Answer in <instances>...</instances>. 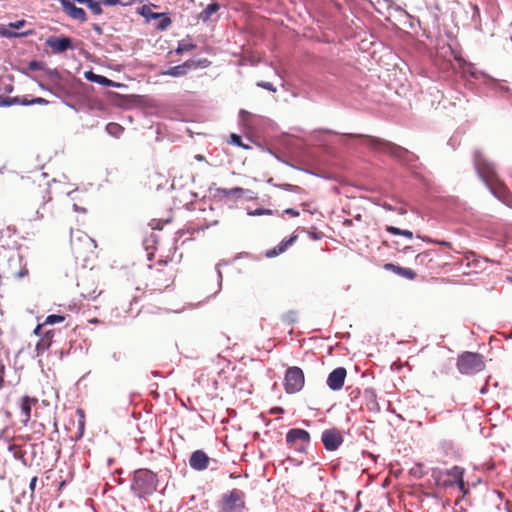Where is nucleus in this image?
<instances>
[{"mask_svg":"<svg viewBox=\"0 0 512 512\" xmlns=\"http://www.w3.org/2000/svg\"><path fill=\"white\" fill-rule=\"evenodd\" d=\"M146 286L155 292H163L174 284L175 269L170 261L159 260L151 265Z\"/></svg>","mask_w":512,"mask_h":512,"instance_id":"nucleus-2","label":"nucleus"},{"mask_svg":"<svg viewBox=\"0 0 512 512\" xmlns=\"http://www.w3.org/2000/svg\"><path fill=\"white\" fill-rule=\"evenodd\" d=\"M286 442L291 446H295L298 451H304L305 446H303V445L296 446V444H297V442H301L304 445L308 444L310 442V434L308 431H306L304 429L293 428L287 432Z\"/></svg>","mask_w":512,"mask_h":512,"instance_id":"nucleus-12","label":"nucleus"},{"mask_svg":"<svg viewBox=\"0 0 512 512\" xmlns=\"http://www.w3.org/2000/svg\"><path fill=\"white\" fill-rule=\"evenodd\" d=\"M296 239H297V236L292 235L290 238L281 241L276 248H274L272 250H268L266 252V256L267 257H275V256L285 252L286 249L296 241Z\"/></svg>","mask_w":512,"mask_h":512,"instance_id":"nucleus-22","label":"nucleus"},{"mask_svg":"<svg viewBox=\"0 0 512 512\" xmlns=\"http://www.w3.org/2000/svg\"><path fill=\"white\" fill-rule=\"evenodd\" d=\"M96 241L80 229H71L70 248L76 261L87 262L94 254Z\"/></svg>","mask_w":512,"mask_h":512,"instance_id":"nucleus-3","label":"nucleus"},{"mask_svg":"<svg viewBox=\"0 0 512 512\" xmlns=\"http://www.w3.org/2000/svg\"><path fill=\"white\" fill-rule=\"evenodd\" d=\"M367 138V146L372 150L389 154L390 156L403 159L407 154L408 150L382 138L365 136Z\"/></svg>","mask_w":512,"mask_h":512,"instance_id":"nucleus-9","label":"nucleus"},{"mask_svg":"<svg viewBox=\"0 0 512 512\" xmlns=\"http://www.w3.org/2000/svg\"><path fill=\"white\" fill-rule=\"evenodd\" d=\"M64 320H65L64 316L52 314V315H49L46 317L44 324H45V326L46 325H54L56 323H61Z\"/></svg>","mask_w":512,"mask_h":512,"instance_id":"nucleus-31","label":"nucleus"},{"mask_svg":"<svg viewBox=\"0 0 512 512\" xmlns=\"http://www.w3.org/2000/svg\"><path fill=\"white\" fill-rule=\"evenodd\" d=\"M55 333H56L55 329H50L43 333L40 340L36 344L37 355L43 354L51 347Z\"/></svg>","mask_w":512,"mask_h":512,"instance_id":"nucleus-19","label":"nucleus"},{"mask_svg":"<svg viewBox=\"0 0 512 512\" xmlns=\"http://www.w3.org/2000/svg\"><path fill=\"white\" fill-rule=\"evenodd\" d=\"M439 244L443 245V246H446V247H450L451 244L447 241H442V242H438Z\"/></svg>","mask_w":512,"mask_h":512,"instance_id":"nucleus-54","label":"nucleus"},{"mask_svg":"<svg viewBox=\"0 0 512 512\" xmlns=\"http://www.w3.org/2000/svg\"><path fill=\"white\" fill-rule=\"evenodd\" d=\"M36 403H37L36 398H30L29 396H24L21 398L20 410H21V414L23 416L21 421L24 424V426H27L28 422L30 421L31 408H32V405H35Z\"/></svg>","mask_w":512,"mask_h":512,"instance_id":"nucleus-20","label":"nucleus"},{"mask_svg":"<svg viewBox=\"0 0 512 512\" xmlns=\"http://www.w3.org/2000/svg\"><path fill=\"white\" fill-rule=\"evenodd\" d=\"M399 213H400V214H405V213H406V209H405V208H403V207H401V208L399 209Z\"/></svg>","mask_w":512,"mask_h":512,"instance_id":"nucleus-56","label":"nucleus"},{"mask_svg":"<svg viewBox=\"0 0 512 512\" xmlns=\"http://www.w3.org/2000/svg\"><path fill=\"white\" fill-rule=\"evenodd\" d=\"M46 45L51 48L54 53H62L68 49H75L73 41L70 37H49Z\"/></svg>","mask_w":512,"mask_h":512,"instance_id":"nucleus-15","label":"nucleus"},{"mask_svg":"<svg viewBox=\"0 0 512 512\" xmlns=\"http://www.w3.org/2000/svg\"><path fill=\"white\" fill-rule=\"evenodd\" d=\"M30 100H28L26 97H15L13 99H8L7 101H5V105H10L12 103H18V104H21V105H30Z\"/></svg>","mask_w":512,"mask_h":512,"instance_id":"nucleus-34","label":"nucleus"},{"mask_svg":"<svg viewBox=\"0 0 512 512\" xmlns=\"http://www.w3.org/2000/svg\"><path fill=\"white\" fill-rule=\"evenodd\" d=\"M343 225L344 226H347V227H350L353 225V219H346L344 222H343Z\"/></svg>","mask_w":512,"mask_h":512,"instance_id":"nucleus-52","label":"nucleus"},{"mask_svg":"<svg viewBox=\"0 0 512 512\" xmlns=\"http://www.w3.org/2000/svg\"><path fill=\"white\" fill-rule=\"evenodd\" d=\"M4 371L5 366L2 363H0V388L4 386Z\"/></svg>","mask_w":512,"mask_h":512,"instance_id":"nucleus-45","label":"nucleus"},{"mask_svg":"<svg viewBox=\"0 0 512 512\" xmlns=\"http://www.w3.org/2000/svg\"><path fill=\"white\" fill-rule=\"evenodd\" d=\"M305 378L301 368L293 366L286 370L284 388L289 394L299 392L304 386Z\"/></svg>","mask_w":512,"mask_h":512,"instance_id":"nucleus-10","label":"nucleus"},{"mask_svg":"<svg viewBox=\"0 0 512 512\" xmlns=\"http://www.w3.org/2000/svg\"><path fill=\"white\" fill-rule=\"evenodd\" d=\"M347 376V371L344 367H338L334 369L327 378V385L330 389L336 391L340 390L343 385L345 378Z\"/></svg>","mask_w":512,"mask_h":512,"instance_id":"nucleus-16","label":"nucleus"},{"mask_svg":"<svg viewBox=\"0 0 512 512\" xmlns=\"http://www.w3.org/2000/svg\"><path fill=\"white\" fill-rule=\"evenodd\" d=\"M361 218H362V217H361V215H360V214H358V215H356V216H355V218H354V219H355V220H357V221H360V220H361Z\"/></svg>","mask_w":512,"mask_h":512,"instance_id":"nucleus-57","label":"nucleus"},{"mask_svg":"<svg viewBox=\"0 0 512 512\" xmlns=\"http://www.w3.org/2000/svg\"><path fill=\"white\" fill-rule=\"evenodd\" d=\"M44 326H45L44 322H43L42 324H38V325L36 326L35 330H34V333H35L36 335H38V336H42L43 334H42V332H41V331H42V329L44 328Z\"/></svg>","mask_w":512,"mask_h":512,"instance_id":"nucleus-49","label":"nucleus"},{"mask_svg":"<svg viewBox=\"0 0 512 512\" xmlns=\"http://www.w3.org/2000/svg\"><path fill=\"white\" fill-rule=\"evenodd\" d=\"M92 27H93V30H94L97 34H99V35H101V34H102V28H101L99 25H97V24H93V26H92Z\"/></svg>","mask_w":512,"mask_h":512,"instance_id":"nucleus-51","label":"nucleus"},{"mask_svg":"<svg viewBox=\"0 0 512 512\" xmlns=\"http://www.w3.org/2000/svg\"><path fill=\"white\" fill-rule=\"evenodd\" d=\"M208 61L207 59L199 60V61H193V60H187L183 64L170 67L166 71L162 72V75H168L172 77H179L183 76L187 73V71L191 68H197L198 66L205 67L207 65Z\"/></svg>","mask_w":512,"mask_h":512,"instance_id":"nucleus-13","label":"nucleus"},{"mask_svg":"<svg viewBox=\"0 0 512 512\" xmlns=\"http://www.w3.org/2000/svg\"><path fill=\"white\" fill-rule=\"evenodd\" d=\"M220 6L218 3L209 4L200 14V18L203 21H207L210 17L219 10Z\"/></svg>","mask_w":512,"mask_h":512,"instance_id":"nucleus-25","label":"nucleus"},{"mask_svg":"<svg viewBox=\"0 0 512 512\" xmlns=\"http://www.w3.org/2000/svg\"><path fill=\"white\" fill-rule=\"evenodd\" d=\"M470 258H473V259H472V264H473V265H477V264L479 263V260L475 258V254H474L473 252H468V253H466V255H465V259H466V260H470ZM470 265H471V263H470V262H468V263H467V266H470Z\"/></svg>","mask_w":512,"mask_h":512,"instance_id":"nucleus-38","label":"nucleus"},{"mask_svg":"<svg viewBox=\"0 0 512 512\" xmlns=\"http://www.w3.org/2000/svg\"><path fill=\"white\" fill-rule=\"evenodd\" d=\"M321 440L326 450L335 451L342 445L344 438L339 429L331 428L322 432Z\"/></svg>","mask_w":512,"mask_h":512,"instance_id":"nucleus-11","label":"nucleus"},{"mask_svg":"<svg viewBox=\"0 0 512 512\" xmlns=\"http://www.w3.org/2000/svg\"><path fill=\"white\" fill-rule=\"evenodd\" d=\"M302 208L304 211H308V212L312 213V211L309 210V205L307 203H303Z\"/></svg>","mask_w":512,"mask_h":512,"instance_id":"nucleus-53","label":"nucleus"},{"mask_svg":"<svg viewBox=\"0 0 512 512\" xmlns=\"http://www.w3.org/2000/svg\"><path fill=\"white\" fill-rule=\"evenodd\" d=\"M295 316H296V313L295 312H288L286 315H285V319L290 322V323H293L295 321Z\"/></svg>","mask_w":512,"mask_h":512,"instance_id":"nucleus-47","label":"nucleus"},{"mask_svg":"<svg viewBox=\"0 0 512 512\" xmlns=\"http://www.w3.org/2000/svg\"><path fill=\"white\" fill-rule=\"evenodd\" d=\"M457 367L462 374H476L485 368L484 358L479 353L463 352L457 359Z\"/></svg>","mask_w":512,"mask_h":512,"instance_id":"nucleus-8","label":"nucleus"},{"mask_svg":"<svg viewBox=\"0 0 512 512\" xmlns=\"http://www.w3.org/2000/svg\"><path fill=\"white\" fill-rule=\"evenodd\" d=\"M76 414L78 416V427H79V435L78 438L82 437L84 433V427H85V413L84 410L81 408H78L76 410Z\"/></svg>","mask_w":512,"mask_h":512,"instance_id":"nucleus-29","label":"nucleus"},{"mask_svg":"<svg viewBox=\"0 0 512 512\" xmlns=\"http://www.w3.org/2000/svg\"><path fill=\"white\" fill-rule=\"evenodd\" d=\"M25 23H26V22H25V20H19V21H17V22L10 23V24H9V27L14 28V29H19V28H21L22 26H24V25H25Z\"/></svg>","mask_w":512,"mask_h":512,"instance_id":"nucleus-44","label":"nucleus"},{"mask_svg":"<svg viewBox=\"0 0 512 512\" xmlns=\"http://www.w3.org/2000/svg\"><path fill=\"white\" fill-rule=\"evenodd\" d=\"M158 478L148 469H138L134 472L131 484L132 491L140 498H146L154 494L157 489Z\"/></svg>","mask_w":512,"mask_h":512,"instance_id":"nucleus-4","label":"nucleus"},{"mask_svg":"<svg viewBox=\"0 0 512 512\" xmlns=\"http://www.w3.org/2000/svg\"><path fill=\"white\" fill-rule=\"evenodd\" d=\"M29 68L31 70H39L42 68V63L41 62H38V61H31L29 63Z\"/></svg>","mask_w":512,"mask_h":512,"instance_id":"nucleus-42","label":"nucleus"},{"mask_svg":"<svg viewBox=\"0 0 512 512\" xmlns=\"http://www.w3.org/2000/svg\"><path fill=\"white\" fill-rule=\"evenodd\" d=\"M384 268L386 270L392 271L395 274L402 276L404 278L410 279V280H413L416 278V273L410 268L401 267V266L395 265L393 263L385 264Z\"/></svg>","mask_w":512,"mask_h":512,"instance_id":"nucleus-21","label":"nucleus"},{"mask_svg":"<svg viewBox=\"0 0 512 512\" xmlns=\"http://www.w3.org/2000/svg\"><path fill=\"white\" fill-rule=\"evenodd\" d=\"M490 191L505 205L512 207V194L502 181L491 188Z\"/></svg>","mask_w":512,"mask_h":512,"instance_id":"nucleus-18","label":"nucleus"},{"mask_svg":"<svg viewBox=\"0 0 512 512\" xmlns=\"http://www.w3.org/2000/svg\"><path fill=\"white\" fill-rule=\"evenodd\" d=\"M465 469L460 466H454L450 469L440 470L435 477L437 483L443 487L457 486L458 489L466 495L469 492L464 482Z\"/></svg>","mask_w":512,"mask_h":512,"instance_id":"nucleus-6","label":"nucleus"},{"mask_svg":"<svg viewBox=\"0 0 512 512\" xmlns=\"http://www.w3.org/2000/svg\"><path fill=\"white\" fill-rule=\"evenodd\" d=\"M152 7H156V5H143L142 7L138 8L137 12L139 15L144 17L147 22L160 18L162 16V13L153 12Z\"/></svg>","mask_w":512,"mask_h":512,"instance_id":"nucleus-23","label":"nucleus"},{"mask_svg":"<svg viewBox=\"0 0 512 512\" xmlns=\"http://www.w3.org/2000/svg\"><path fill=\"white\" fill-rule=\"evenodd\" d=\"M353 137H356V135H352ZM363 135L358 134L357 137H362Z\"/></svg>","mask_w":512,"mask_h":512,"instance_id":"nucleus-59","label":"nucleus"},{"mask_svg":"<svg viewBox=\"0 0 512 512\" xmlns=\"http://www.w3.org/2000/svg\"><path fill=\"white\" fill-rule=\"evenodd\" d=\"M98 322H99V321H98V319H92V320H90V323H98Z\"/></svg>","mask_w":512,"mask_h":512,"instance_id":"nucleus-58","label":"nucleus"},{"mask_svg":"<svg viewBox=\"0 0 512 512\" xmlns=\"http://www.w3.org/2000/svg\"><path fill=\"white\" fill-rule=\"evenodd\" d=\"M220 193H222L226 197H242L244 195V189L240 187H234L231 189H219Z\"/></svg>","mask_w":512,"mask_h":512,"instance_id":"nucleus-26","label":"nucleus"},{"mask_svg":"<svg viewBox=\"0 0 512 512\" xmlns=\"http://www.w3.org/2000/svg\"><path fill=\"white\" fill-rule=\"evenodd\" d=\"M1 34L3 36H7V37H17V36L27 35V33H16V32H10V31H6V30L1 32Z\"/></svg>","mask_w":512,"mask_h":512,"instance_id":"nucleus-40","label":"nucleus"},{"mask_svg":"<svg viewBox=\"0 0 512 512\" xmlns=\"http://www.w3.org/2000/svg\"><path fill=\"white\" fill-rule=\"evenodd\" d=\"M59 2L61 4L62 10L68 17L81 23L87 21V15L84 9L76 7L75 4L69 0H59Z\"/></svg>","mask_w":512,"mask_h":512,"instance_id":"nucleus-14","label":"nucleus"},{"mask_svg":"<svg viewBox=\"0 0 512 512\" xmlns=\"http://www.w3.org/2000/svg\"><path fill=\"white\" fill-rule=\"evenodd\" d=\"M230 138H231L232 143H234L238 146H242L241 137L239 135L231 134Z\"/></svg>","mask_w":512,"mask_h":512,"instance_id":"nucleus-43","label":"nucleus"},{"mask_svg":"<svg viewBox=\"0 0 512 512\" xmlns=\"http://www.w3.org/2000/svg\"><path fill=\"white\" fill-rule=\"evenodd\" d=\"M30 105L32 104H40V105H46L48 104V101L42 97H36L30 100Z\"/></svg>","mask_w":512,"mask_h":512,"instance_id":"nucleus-39","label":"nucleus"},{"mask_svg":"<svg viewBox=\"0 0 512 512\" xmlns=\"http://www.w3.org/2000/svg\"><path fill=\"white\" fill-rule=\"evenodd\" d=\"M159 19L160 21L156 25V29L159 31L166 30L172 23L171 18L166 13H162V16Z\"/></svg>","mask_w":512,"mask_h":512,"instance_id":"nucleus-28","label":"nucleus"},{"mask_svg":"<svg viewBox=\"0 0 512 512\" xmlns=\"http://www.w3.org/2000/svg\"><path fill=\"white\" fill-rule=\"evenodd\" d=\"M11 275L15 278H23L25 276L28 275V269L26 267H22L19 271L17 272H11Z\"/></svg>","mask_w":512,"mask_h":512,"instance_id":"nucleus-36","label":"nucleus"},{"mask_svg":"<svg viewBox=\"0 0 512 512\" xmlns=\"http://www.w3.org/2000/svg\"><path fill=\"white\" fill-rule=\"evenodd\" d=\"M246 508L245 494L239 489L224 493L218 502L217 512H243Z\"/></svg>","mask_w":512,"mask_h":512,"instance_id":"nucleus-7","label":"nucleus"},{"mask_svg":"<svg viewBox=\"0 0 512 512\" xmlns=\"http://www.w3.org/2000/svg\"><path fill=\"white\" fill-rule=\"evenodd\" d=\"M385 230L392 235H401L406 238H413V233L410 230H401L394 226H386Z\"/></svg>","mask_w":512,"mask_h":512,"instance_id":"nucleus-27","label":"nucleus"},{"mask_svg":"<svg viewBox=\"0 0 512 512\" xmlns=\"http://www.w3.org/2000/svg\"><path fill=\"white\" fill-rule=\"evenodd\" d=\"M86 77L88 80L94 81L99 84H109L110 83V80H108L106 77L101 76V75H96L93 72H88L86 74Z\"/></svg>","mask_w":512,"mask_h":512,"instance_id":"nucleus-30","label":"nucleus"},{"mask_svg":"<svg viewBox=\"0 0 512 512\" xmlns=\"http://www.w3.org/2000/svg\"><path fill=\"white\" fill-rule=\"evenodd\" d=\"M78 287L80 288L81 296L85 299H93L94 300L98 296H100L102 293V291H97V288L91 289V287L86 282L78 284Z\"/></svg>","mask_w":512,"mask_h":512,"instance_id":"nucleus-24","label":"nucleus"},{"mask_svg":"<svg viewBox=\"0 0 512 512\" xmlns=\"http://www.w3.org/2000/svg\"><path fill=\"white\" fill-rule=\"evenodd\" d=\"M415 260L417 263L424 264L426 261L431 262L433 259L431 257V252L425 251V252L418 254L415 257Z\"/></svg>","mask_w":512,"mask_h":512,"instance_id":"nucleus-33","label":"nucleus"},{"mask_svg":"<svg viewBox=\"0 0 512 512\" xmlns=\"http://www.w3.org/2000/svg\"><path fill=\"white\" fill-rule=\"evenodd\" d=\"M252 215H264V214H267V215H271L272 214V211L269 210V209H256L253 213H251Z\"/></svg>","mask_w":512,"mask_h":512,"instance_id":"nucleus-41","label":"nucleus"},{"mask_svg":"<svg viewBox=\"0 0 512 512\" xmlns=\"http://www.w3.org/2000/svg\"><path fill=\"white\" fill-rule=\"evenodd\" d=\"M21 187L32 207L35 208V213L29 220L39 221L52 215L53 210L50 205L52 197L47 183H36L31 177H24Z\"/></svg>","mask_w":512,"mask_h":512,"instance_id":"nucleus-1","label":"nucleus"},{"mask_svg":"<svg viewBox=\"0 0 512 512\" xmlns=\"http://www.w3.org/2000/svg\"><path fill=\"white\" fill-rule=\"evenodd\" d=\"M123 130V128L116 123H110L107 125V131L112 135H117Z\"/></svg>","mask_w":512,"mask_h":512,"instance_id":"nucleus-35","label":"nucleus"},{"mask_svg":"<svg viewBox=\"0 0 512 512\" xmlns=\"http://www.w3.org/2000/svg\"><path fill=\"white\" fill-rule=\"evenodd\" d=\"M286 214L292 216V217H297L299 216V212L293 208H288L284 211Z\"/></svg>","mask_w":512,"mask_h":512,"instance_id":"nucleus-48","label":"nucleus"},{"mask_svg":"<svg viewBox=\"0 0 512 512\" xmlns=\"http://www.w3.org/2000/svg\"><path fill=\"white\" fill-rule=\"evenodd\" d=\"M209 457L202 450L194 451L189 459L190 467L197 471L205 470L209 465Z\"/></svg>","mask_w":512,"mask_h":512,"instance_id":"nucleus-17","label":"nucleus"},{"mask_svg":"<svg viewBox=\"0 0 512 512\" xmlns=\"http://www.w3.org/2000/svg\"><path fill=\"white\" fill-rule=\"evenodd\" d=\"M37 476H34L31 481H30V485H29V488L30 490L33 492L35 490V486H36V483H37Z\"/></svg>","mask_w":512,"mask_h":512,"instance_id":"nucleus-50","label":"nucleus"},{"mask_svg":"<svg viewBox=\"0 0 512 512\" xmlns=\"http://www.w3.org/2000/svg\"><path fill=\"white\" fill-rule=\"evenodd\" d=\"M274 412H283V409L282 408H275L272 410V413Z\"/></svg>","mask_w":512,"mask_h":512,"instance_id":"nucleus-55","label":"nucleus"},{"mask_svg":"<svg viewBox=\"0 0 512 512\" xmlns=\"http://www.w3.org/2000/svg\"><path fill=\"white\" fill-rule=\"evenodd\" d=\"M196 48V45L193 44V43H185V42H180L178 44V47L176 49V53L177 54H182L184 52H187V51H190V50H193Z\"/></svg>","mask_w":512,"mask_h":512,"instance_id":"nucleus-32","label":"nucleus"},{"mask_svg":"<svg viewBox=\"0 0 512 512\" xmlns=\"http://www.w3.org/2000/svg\"><path fill=\"white\" fill-rule=\"evenodd\" d=\"M473 162L477 174L489 189L502 181L496 172L494 164L480 150H476L473 153Z\"/></svg>","mask_w":512,"mask_h":512,"instance_id":"nucleus-5","label":"nucleus"},{"mask_svg":"<svg viewBox=\"0 0 512 512\" xmlns=\"http://www.w3.org/2000/svg\"><path fill=\"white\" fill-rule=\"evenodd\" d=\"M106 6H115L120 3V0H100Z\"/></svg>","mask_w":512,"mask_h":512,"instance_id":"nucleus-46","label":"nucleus"},{"mask_svg":"<svg viewBox=\"0 0 512 512\" xmlns=\"http://www.w3.org/2000/svg\"><path fill=\"white\" fill-rule=\"evenodd\" d=\"M257 85L272 92L276 91V88L270 82H258Z\"/></svg>","mask_w":512,"mask_h":512,"instance_id":"nucleus-37","label":"nucleus"}]
</instances>
